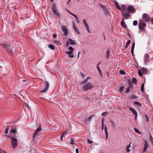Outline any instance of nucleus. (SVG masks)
Here are the masks:
<instances>
[{
  "label": "nucleus",
  "mask_w": 153,
  "mask_h": 153,
  "mask_svg": "<svg viewBox=\"0 0 153 153\" xmlns=\"http://www.w3.org/2000/svg\"><path fill=\"white\" fill-rule=\"evenodd\" d=\"M138 74L139 76H143L142 73L140 70H138Z\"/></svg>",
  "instance_id": "obj_37"
},
{
  "label": "nucleus",
  "mask_w": 153,
  "mask_h": 153,
  "mask_svg": "<svg viewBox=\"0 0 153 153\" xmlns=\"http://www.w3.org/2000/svg\"><path fill=\"white\" fill-rule=\"evenodd\" d=\"M73 28L74 30L76 29V28H77V27L74 24L73 26Z\"/></svg>",
  "instance_id": "obj_64"
},
{
  "label": "nucleus",
  "mask_w": 153,
  "mask_h": 153,
  "mask_svg": "<svg viewBox=\"0 0 153 153\" xmlns=\"http://www.w3.org/2000/svg\"><path fill=\"white\" fill-rule=\"evenodd\" d=\"M11 140L12 145L13 148H15L17 146V140L14 137H11Z\"/></svg>",
  "instance_id": "obj_7"
},
{
  "label": "nucleus",
  "mask_w": 153,
  "mask_h": 153,
  "mask_svg": "<svg viewBox=\"0 0 153 153\" xmlns=\"http://www.w3.org/2000/svg\"><path fill=\"white\" fill-rule=\"evenodd\" d=\"M83 23L84 25L86 27L88 26V24L86 22V19H84L83 20Z\"/></svg>",
  "instance_id": "obj_29"
},
{
  "label": "nucleus",
  "mask_w": 153,
  "mask_h": 153,
  "mask_svg": "<svg viewBox=\"0 0 153 153\" xmlns=\"http://www.w3.org/2000/svg\"><path fill=\"white\" fill-rule=\"evenodd\" d=\"M137 24V20L134 21L133 22V25L134 26H136Z\"/></svg>",
  "instance_id": "obj_42"
},
{
  "label": "nucleus",
  "mask_w": 153,
  "mask_h": 153,
  "mask_svg": "<svg viewBox=\"0 0 153 153\" xmlns=\"http://www.w3.org/2000/svg\"><path fill=\"white\" fill-rule=\"evenodd\" d=\"M138 98V97L136 96L135 95H132L131 96V97H130V98L131 100H133L135 98Z\"/></svg>",
  "instance_id": "obj_36"
},
{
  "label": "nucleus",
  "mask_w": 153,
  "mask_h": 153,
  "mask_svg": "<svg viewBox=\"0 0 153 153\" xmlns=\"http://www.w3.org/2000/svg\"><path fill=\"white\" fill-rule=\"evenodd\" d=\"M100 6L102 8L104 13L105 15L107 14L108 11L107 8L105 7L104 6L102 5H100Z\"/></svg>",
  "instance_id": "obj_14"
},
{
  "label": "nucleus",
  "mask_w": 153,
  "mask_h": 153,
  "mask_svg": "<svg viewBox=\"0 0 153 153\" xmlns=\"http://www.w3.org/2000/svg\"><path fill=\"white\" fill-rule=\"evenodd\" d=\"M144 148L143 150V152H145L147 149L148 147V144L147 141L146 140H144Z\"/></svg>",
  "instance_id": "obj_13"
},
{
  "label": "nucleus",
  "mask_w": 153,
  "mask_h": 153,
  "mask_svg": "<svg viewBox=\"0 0 153 153\" xmlns=\"http://www.w3.org/2000/svg\"><path fill=\"white\" fill-rule=\"evenodd\" d=\"M48 47L50 49L54 50L55 49V48L53 45L52 44H50L48 45Z\"/></svg>",
  "instance_id": "obj_26"
},
{
  "label": "nucleus",
  "mask_w": 153,
  "mask_h": 153,
  "mask_svg": "<svg viewBox=\"0 0 153 153\" xmlns=\"http://www.w3.org/2000/svg\"><path fill=\"white\" fill-rule=\"evenodd\" d=\"M114 4L115 5L117 8L121 11H122V9L120 8L118 3L115 1H114Z\"/></svg>",
  "instance_id": "obj_17"
},
{
  "label": "nucleus",
  "mask_w": 153,
  "mask_h": 153,
  "mask_svg": "<svg viewBox=\"0 0 153 153\" xmlns=\"http://www.w3.org/2000/svg\"><path fill=\"white\" fill-rule=\"evenodd\" d=\"M124 88V85H122H122L121 84H120V88L119 91L120 92H122L123 91Z\"/></svg>",
  "instance_id": "obj_22"
},
{
  "label": "nucleus",
  "mask_w": 153,
  "mask_h": 153,
  "mask_svg": "<svg viewBox=\"0 0 153 153\" xmlns=\"http://www.w3.org/2000/svg\"><path fill=\"white\" fill-rule=\"evenodd\" d=\"M52 9L53 13L56 16H60V14L57 9L56 5L55 4H52Z\"/></svg>",
  "instance_id": "obj_4"
},
{
  "label": "nucleus",
  "mask_w": 153,
  "mask_h": 153,
  "mask_svg": "<svg viewBox=\"0 0 153 153\" xmlns=\"http://www.w3.org/2000/svg\"><path fill=\"white\" fill-rule=\"evenodd\" d=\"M104 119L103 118H102V119L101 122H102V129L103 130L104 128Z\"/></svg>",
  "instance_id": "obj_30"
},
{
  "label": "nucleus",
  "mask_w": 153,
  "mask_h": 153,
  "mask_svg": "<svg viewBox=\"0 0 153 153\" xmlns=\"http://www.w3.org/2000/svg\"><path fill=\"white\" fill-rule=\"evenodd\" d=\"M87 142L89 144L92 143L93 142L90 139H88L87 140Z\"/></svg>",
  "instance_id": "obj_53"
},
{
  "label": "nucleus",
  "mask_w": 153,
  "mask_h": 153,
  "mask_svg": "<svg viewBox=\"0 0 153 153\" xmlns=\"http://www.w3.org/2000/svg\"><path fill=\"white\" fill-rule=\"evenodd\" d=\"M121 7L122 8V11L123 12H125L126 10V5L125 4H123L121 6Z\"/></svg>",
  "instance_id": "obj_25"
},
{
  "label": "nucleus",
  "mask_w": 153,
  "mask_h": 153,
  "mask_svg": "<svg viewBox=\"0 0 153 153\" xmlns=\"http://www.w3.org/2000/svg\"><path fill=\"white\" fill-rule=\"evenodd\" d=\"M131 52L132 56H133L134 53V49H131Z\"/></svg>",
  "instance_id": "obj_55"
},
{
  "label": "nucleus",
  "mask_w": 153,
  "mask_h": 153,
  "mask_svg": "<svg viewBox=\"0 0 153 153\" xmlns=\"http://www.w3.org/2000/svg\"><path fill=\"white\" fill-rule=\"evenodd\" d=\"M41 130V125H40L38 128L36 129L34 132L33 135L32 137V140H34L36 136V134L39 132Z\"/></svg>",
  "instance_id": "obj_8"
},
{
  "label": "nucleus",
  "mask_w": 153,
  "mask_h": 153,
  "mask_svg": "<svg viewBox=\"0 0 153 153\" xmlns=\"http://www.w3.org/2000/svg\"><path fill=\"white\" fill-rule=\"evenodd\" d=\"M66 53L69 55V57L71 58H73L74 57V56L73 55V52L72 51H67L66 52Z\"/></svg>",
  "instance_id": "obj_12"
},
{
  "label": "nucleus",
  "mask_w": 153,
  "mask_h": 153,
  "mask_svg": "<svg viewBox=\"0 0 153 153\" xmlns=\"http://www.w3.org/2000/svg\"><path fill=\"white\" fill-rule=\"evenodd\" d=\"M142 72L143 74H146L145 72L147 71V70L146 69H145L143 68V69H141Z\"/></svg>",
  "instance_id": "obj_35"
},
{
  "label": "nucleus",
  "mask_w": 153,
  "mask_h": 153,
  "mask_svg": "<svg viewBox=\"0 0 153 153\" xmlns=\"http://www.w3.org/2000/svg\"><path fill=\"white\" fill-rule=\"evenodd\" d=\"M126 152H128V153H129L130 152V149H129V148H126Z\"/></svg>",
  "instance_id": "obj_57"
},
{
  "label": "nucleus",
  "mask_w": 153,
  "mask_h": 153,
  "mask_svg": "<svg viewBox=\"0 0 153 153\" xmlns=\"http://www.w3.org/2000/svg\"><path fill=\"white\" fill-rule=\"evenodd\" d=\"M128 82L129 84V85H130L131 89H132L133 87V85L132 83V82L130 81L129 80H128Z\"/></svg>",
  "instance_id": "obj_27"
},
{
  "label": "nucleus",
  "mask_w": 153,
  "mask_h": 153,
  "mask_svg": "<svg viewBox=\"0 0 153 153\" xmlns=\"http://www.w3.org/2000/svg\"><path fill=\"white\" fill-rule=\"evenodd\" d=\"M68 40L70 42V43L71 45H72L74 44L75 45H76V44L75 43V42L72 40V39L70 38L68 39Z\"/></svg>",
  "instance_id": "obj_19"
},
{
  "label": "nucleus",
  "mask_w": 153,
  "mask_h": 153,
  "mask_svg": "<svg viewBox=\"0 0 153 153\" xmlns=\"http://www.w3.org/2000/svg\"><path fill=\"white\" fill-rule=\"evenodd\" d=\"M130 42H131L130 40H128L127 42L126 45L129 46L130 44Z\"/></svg>",
  "instance_id": "obj_52"
},
{
  "label": "nucleus",
  "mask_w": 153,
  "mask_h": 153,
  "mask_svg": "<svg viewBox=\"0 0 153 153\" xmlns=\"http://www.w3.org/2000/svg\"><path fill=\"white\" fill-rule=\"evenodd\" d=\"M134 103L140 107H141L142 106L141 104L140 103L137 102H134Z\"/></svg>",
  "instance_id": "obj_28"
},
{
  "label": "nucleus",
  "mask_w": 153,
  "mask_h": 153,
  "mask_svg": "<svg viewBox=\"0 0 153 153\" xmlns=\"http://www.w3.org/2000/svg\"><path fill=\"white\" fill-rule=\"evenodd\" d=\"M68 49L69 50H70V51H72L73 52V51L74 50V49L71 46H70L68 48Z\"/></svg>",
  "instance_id": "obj_40"
},
{
  "label": "nucleus",
  "mask_w": 153,
  "mask_h": 153,
  "mask_svg": "<svg viewBox=\"0 0 153 153\" xmlns=\"http://www.w3.org/2000/svg\"><path fill=\"white\" fill-rule=\"evenodd\" d=\"M128 12L130 13H134L136 11V9L134 8L133 6L129 5L128 6L127 9Z\"/></svg>",
  "instance_id": "obj_6"
},
{
  "label": "nucleus",
  "mask_w": 153,
  "mask_h": 153,
  "mask_svg": "<svg viewBox=\"0 0 153 153\" xmlns=\"http://www.w3.org/2000/svg\"><path fill=\"white\" fill-rule=\"evenodd\" d=\"M52 36H53V38H56L57 37V35H56V33H53L52 35Z\"/></svg>",
  "instance_id": "obj_49"
},
{
  "label": "nucleus",
  "mask_w": 153,
  "mask_h": 153,
  "mask_svg": "<svg viewBox=\"0 0 153 153\" xmlns=\"http://www.w3.org/2000/svg\"><path fill=\"white\" fill-rule=\"evenodd\" d=\"M9 129V126H7V128L5 131V133L6 134H7L8 133V131Z\"/></svg>",
  "instance_id": "obj_39"
},
{
  "label": "nucleus",
  "mask_w": 153,
  "mask_h": 153,
  "mask_svg": "<svg viewBox=\"0 0 153 153\" xmlns=\"http://www.w3.org/2000/svg\"><path fill=\"white\" fill-rule=\"evenodd\" d=\"M81 75L82 77L83 78H84L85 76V75L84 74L82 73H81Z\"/></svg>",
  "instance_id": "obj_56"
},
{
  "label": "nucleus",
  "mask_w": 153,
  "mask_h": 153,
  "mask_svg": "<svg viewBox=\"0 0 153 153\" xmlns=\"http://www.w3.org/2000/svg\"><path fill=\"white\" fill-rule=\"evenodd\" d=\"M145 62H147L148 61V59H149V56L148 53H146L145 55Z\"/></svg>",
  "instance_id": "obj_18"
},
{
  "label": "nucleus",
  "mask_w": 153,
  "mask_h": 153,
  "mask_svg": "<svg viewBox=\"0 0 153 153\" xmlns=\"http://www.w3.org/2000/svg\"><path fill=\"white\" fill-rule=\"evenodd\" d=\"M91 79V77H87V78L86 79H85L84 80V81L82 82V84H83L84 83H87L86 82L89 79Z\"/></svg>",
  "instance_id": "obj_34"
},
{
  "label": "nucleus",
  "mask_w": 153,
  "mask_h": 153,
  "mask_svg": "<svg viewBox=\"0 0 153 153\" xmlns=\"http://www.w3.org/2000/svg\"><path fill=\"white\" fill-rule=\"evenodd\" d=\"M107 114V112H104L102 113V116H104L105 115Z\"/></svg>",
  "instance_id": "obj_54"
},
{
  "label": "nucleus",
  "mask_w": 153,
  "mask_h": 153,
  "mask_svg": "<svg viewBox=\"0 0 153 153\" xmlns=\"http://www.w3.org/2000/svg\"><path fill=\"white\" fill-rule=\"evenodd\" d=\"M45 83V85H46V86L43 90L40 91V92L41 93H44L46 91H47L49 88V82L47 81H46Z\"/></svg>",
  "instance_id": "obj_9"
},
{
  "label": "nucleus",
  "mask_w": 153,
  "mask_h": 153,
  "mask_svg": "<svg viewBox=\"0 0 153 153\" xmlns=\"http://www.w3.org/2000/svg\"><path fill=\"white\" fill-rule=\"evenodd\" d=\"M149 134L150 135V136L149 138L150 140H152V139H153V137L152 136V135H151V133H150Z\"/></svg>",
  "instance_id": "obj_58"
},
{
  "label": "nucleus",
  "mask_w": 153,
  "mask_h": 153,
  "mask_svg": "<svg viewBox=\"0 0 153 153\" xmlns=\"http://www.w3.org/2000/svg\"><path fill=\"white\" fill-rule=\"evenodd\" d=\"M129 110L130 111H132L133 113V114L135 116V120H136L137 118V113L136 111L134 108H130Z\"/></svg>",
  "instance_id": "obj_10"
},
{
  "label": "nucleus",
  "mask_w": 153,
  "mask_h": 153,
  "mask_svg": "<svg viewBox=\"0 0 153 153\" xmlns=\"http://www.w3.org/2000/svg\"><path fill=\"white\" fill-rule=\"evenodd\" d=\"M134 130L136 132L140 134H142V133L140 132L137 128H134Z\"/></svg>",
  "instance_id": "obj_32"
},
{
  "label": "nucleus",
  "mask_w": 153,
  "mask_h": 153,
  "mask_svg": "<svg viewBox=\"0 0 153 153\" xmlns=\"http://www.w3.org/2000/svg\"><path fill=\"white\" fill-rule=\"evenodd\" d=\"M62 31L64 33L65 35L66 36H67L68 34V31L67 28L65 26H62Z\"/></svg>",
  "instance_id": "obj_11"
},
{
  "label": "nucleus",
  "mask_w": 153,
  "mask_h": 153,
  "mask_svg": "<svg viewBox=\"0 0 153 153\" xmlns=\"http://www.w3.org/2000/svg\"><path fill=\"white\" fill-rule=\"evenodd\" d=\"M69 13L70 14H71V15H72L74 17L75 16H76V15H75V14H74L73 13H72L71 12H69Z\"/></svg>",
  "instance_id": "obj_63"
},
{
  "label": "nucleus",
  "mask_w": 153,
  "mask_h": 153,
  "mask_svg": "<svg viewBox=\"0 0 153 153\" xmlns=\"http://www.w3.org/2000/svg\"><path fill=\"white\" fill-rule=\"evenodd\" d=\"M121 25V26L124 28H126L127 27L125 23V22L124 21V19L123 18L120 23Z\"/></svg>",
  "instance_id": "obj_16"
},
{
  "label": "nucleus",
  "mask_w": 153,
  "mask_h": 153,
  "mask_svg": "<svg viewBox=\"0 0 153 153\" xmlns=\"http://www.w3.org/2000/svg\"><path fill=\"white\" fill-rule=\"evenodd\" d=\"M146 26V24L143 22V20L140 19L139 21L138 24V27L139 29L141 31H145V29L144 28Z\"/></svg>",
  "instance_id": "obj_1"
},
{
  "label": "nucleus",
  "mask_w": 153,
  "mask_h": 153,
  "mask_svg": "<svg viewBox=\"0 0 153 153\" xmlns=\"http://www.w3.org/2000/svg\"><path fill=\"white\" fill-rule=\"evenodd\" d=\"M1 45L3 46L9 53L11 54H12L13 51L12 48H13V47H12L10 45H8L7 44H1Z\"/></svg>",
  "instance_id": "obj_3"
},
{
  "label": "nucleus",
  "mask_w": 153,
  "mask_h": 153,
  "mask_svg": "<svg viewBox=\"0 0 153 153\" xmlns=\"http://www.w3.org/2000/svg\"><path fill=\"white\" fill-rule=\"evenodd\" d=\"M25 105L28 107V109H30V107H29V105H28L27 104V103H25Z\"/></svg>",
  "instance_id": "obj_59"
},
{
  "label": "nucleus",
  "mask_w": 153,
  "mask_h": 153,
  "mask_svg": "<svg viewBox=\"0 0 153 153\" xmlns=\"http://www.w3.org/2000/svg\"><path fill=\"white\" fill-rule=\"evenodd\" d=\"M123 15L124 16L125 18L126 19H128V17H130L131 16V14L128 13H124L123 11H121Z\"/></svg>",
  "instance_id": "obj_15"
},
{
  "label": "nucleus",
  "mask_w": 153,
  "mask_h": 153,
  "mask_svg": "<svg viewBox=\"0 0 153 153\" xmlns=\"http://www.w3.org/2000/svg\"><path fill=\"white\" fill-rule=\"evenodd\" d=\"M144 84L142 83L141 84V90L142 92H144Z\"/></svg>",
  "instance_id": "obj_33"
},
{
  "label": "nucleus",
  "mask_w": 153,
  "mask_h": 153,
  "mask_svg": "<svg viewBox=\"0 0 153 153\" xmlns=\"http://www.w3.org/2000/svg\"><path fill=\"white\" fill-rule=\"evenodd\" d=\"M135 45V43L134 42H133L132 45L131 49H134V47Z\"/></svg>",
  "instance_id": "obj_47"
},
{
  "label": "nucleus",
  "mask_w": 153,
  "mask_h": 153,
  "mask_svg": "<svg viewBox=\"0 0 153 153\" xmlns=\"http://www.w3.org/2000/svg\"><path fill=\"white\" fill-rule=\"evenodd\" d=\"M55 42L58 44L59 45H62V43L60 41H55Z\"/></svg>",
  "instance_id": "obj_44"
},
{
  "label": "nucleus",
  "mask_w": 153,
  "mask_h": 153,
  "mask_svg": "<svg viewBox=\"0 0 153 153\" xmlns=\"http://www.w3.org/2000/svg\"><path fill=\"white\" fill-rule=\"evenodd\" d=\"M0 153H7L4 151L0 149Z\"/></svg>",
  "instance_id": "obj_51"
},
{
  "label": "nucleus",
  "mask_w": 153,
  "mask_h": 153,
  "mask_svg": "<svg viewBox=\"0 0 153 153\" xmlns=\"http://www.w3.org/2000/svg\"><path fill=\"white\" fill-rule=\"evenodd\" d=\"M142 18L146 22H149L150 19L149 15L146 13H144L143 14Z\"/></svg>",
  "instance_id": "obj_5"
},
{
  "label": "nucleus",
  "mask_w": 153,
  "mask_h": 153,
  "mask_svg": "<svg viewBox=\"0 0 153 153\" xmlns=\"http://www.w3.org/2000/svg\"><path fill=\"white\" fill-rule=\"evenodd\" d=\"M10 132L12 133L16 134L17 132V130L16 129H13L10 131Z\"/></svg>",
  "instance_id": "obj_31"
},
{
  "label": "nucleus",
  "mask_w": 153,
  "mask_h": 153,
  "mask_svg": "<svg viewBox=\"0 0 153 153\" xmlns=\"http://www.w3.org/2000/svg\"><path fill=\"white\" fill-rule=\"evenodd\" d=\"M93 87L92 84L90 82H88L83 85L82 87V90L84 91H87L88 90L91 89Z\"/></svg>",
  "instance_id": "obj_2"
},
{
  "label": "nucleus",
  "mask_w": 153,
  "mask_h": 153,
  "mask_svg": "<svg viewBox=\"0 0 153 153\" xmlns=\"http://www.w3.org/2000/svg\"><path fill=\"white\" fill-rule=\"evenodd\" d=\"M74 31H75L76 33H77L78 34H80V32H79V30L77 28H76V29H75L74 30Z\"/></svg>",
  "instance_id": "obj_46"
},
{
  "label": "nucleus",
  "mask_w": 153,
  "mask_h": 153,
  "mask_svg": "<svg viewBox=\"0 0 153 153\" xmlns=\"http://www.w3.org/2000/svg\"><path fill=\"white\" fill-rule=\"evenodd\" d=\"M69 13L70 14H71V15H72L74 17L75 16H76V15H75V14H74L73 13H72L71 12H69Z\"/></svg>",
  "instance_id": "obj_62"
},
{
  "label": "nucleus",
  "mask_w": 153,
  "mask_h": 153,
  "mask_svg": "<svg viewBox=\"0 0 153 153\" xmlns=\"http://www.w3.org/2000/svg\"><path fill=\"white\" fill-rule=\"evenodd\" d=\"M101 62H100L98 64H97V68L99 71V74H100V75L101 76H102V72L101 71L100 69V68L99 67V64Z\"/></svg>",
  "instance_id": "obj_21"
},
{
  "label": "nucleus",
  "mask_w": 153,
  "mask_h": 153,
  "mask_svg": "<svg viewBox=\"0 0 153 153\" xmlns=\"http://www.w3.org/2000/svg\"><path fill=\"white\" fill-rule=\"evenodd\" d=\"M120 74L122 75H124L126 73L123 70H121L120 71Z\"/></svg>",
  "instance_id": "obj_38"
},
{
  "label": "nucleus",
  "mask_w": 153,
  "mask_h": 153,
  "mask_svg": "<svg viewBox=\"0 0 153 153\" xmlns=\"http://www.w3.org/2000/svg\"><path fill=\"white\" fill-rule=\"evenodd\" d=\"M137 79L134 78H133L132 79V82L134 83L135 85L137 84Z\"/></svg>",
  "instance_id": "obj_24"
},
{
  "label": "nucleus",
  "mask_w": 153,
  "mask_h": 153,
  "mask_svg": "<svg viewBox=\"0 0 153 153\" xmlns=\"http://www.w3.org/2000/svg\"><path fill=\"white\" fill-rule=\"evenodd\" d=\"M69 13L70 14H71V15H72L74 17L75 16H76V15H75V14H74L73 13H72L71 12H69Z\"/></svg>",
  "instance_id": "obj_61"
},
{
  "label": "nucleus",
  "mask_w": 153,
  "mask_h": 153,
  "mask_svg": "<svg viewBox=\"0 0 153 153\" xmlns=\"http://www.w3.org/2000/svg\"><path fill=\"white\" fill-rule=\"evenodd\" d=\"M130 90V87H128L126 89V90L125 92L126 93H127Z\"/></svg>",
  "instance_id": "obj_48"
},
{
  "label": "nucleus",
  "mask_w": 153,
  "mask_h": 153,
  "mask_svg": "<svg viewBox=\"0 0 153 153\" xmlns=\"http://www.w3.org/2000/svg\"><path fill=\"white\" fill-rule=\"evenodd\" d=\"M104 130L105 131V134L106 135L105 138L106 139H107V138L108 137V133L107 131V128L106 127V126H105Z\"/></svg>",
  "instance_id": "obj_20"
},
{
  "label": "nucleus",
  "mask_w": 153,
  "mask_h": 153,
  "mask_svg": "<svg viewBox=\"0 0 153 153\" xmlns=\"http://www.w3.org/2000/svg\"><path fill=\"white\" fill-rule=\"evenodd\" d=\"M145 117L146 118V121L147 122H149V118L148 117H147V116L146 114L145 115Z\"/></svg>",
  "instance_id": "obj_43"
},
{
  "label": "nucleus",
  "mask_w": 153,
  "mask_h": 153,
  "mask_svg": "<svg viewBox=\"0 0 153 153\" xmlns=\"http://www.w3.org/2000/svg\"><path fill=\"white\" fill-rule=\"evenodd\" d=\"M94 115H91L89 117L88 119V120L90 121L91 120L93 116H94Z\"/></svg>",
  "instance_id": "obj_41"
},
{
  "label": "nucleus",
  "mask_w": 153,
  "mask_h": 153,
  "mask_svg": "<svg viewBox=\"0 0 153 153\" xmlns=\"http://www.w3.org/2000/svg\"><path fill=\"white\" fill-rule=\"evenodd\" d=\"M71 142H70V144L71 145H74V140H73V138H71Z\"/></svg>",
  "instance_id": "obj_45"
},
{
  "label": "nucleus",
  "mask_w": 153,
  "mask_h": 153,
  "mask_svg": "<svg viewBox=\"0 0 153 153\" xmlns=\"http://www.w3.org/2000/svg\"><path fill=\"white\" fill-rule=\"evenodd\" d=\"M86 27V29H87V31H88V32L89 33H90V29L89 28V26H88Z\"/></svg>",
  "instance_id": "obj_50"
},
{
  "label": "nucleus",
  "mask_w": 153,
  "mask_h": 153,
  "mask_svg": "<svg viewBox=\"0 0 153 153\" xmlns=\"http://www.w3.org/2000/svg\"><path fill=\"white\" fill-rule=\"evenodd\" d=\"M150 21L151 22V24H153V18H151L150 19Z\"/></svg>",
  "instance_id": "obj_60"
},
{
  "label": "nucleus",
  "mask_w": 153,
  "mask_h": 153,
  "mask_svg": "<svg viewBox=\"0 0 153 153\" xmlns=\"http://www.w3.org/2000/svg\"><path fill=\"white\" fill-rule=\"evenodd\" d=\"M109 51L110 50L108 49L106 55H105V58L107 59H108L109 57Z\"/></svg>",
  "instance_id": "obj_23"
}]
</instances>
